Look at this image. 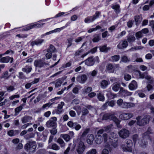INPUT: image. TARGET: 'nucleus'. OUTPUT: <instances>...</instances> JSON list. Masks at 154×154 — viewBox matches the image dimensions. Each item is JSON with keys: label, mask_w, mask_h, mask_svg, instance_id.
<instances>
[{"label": "nucleus", "mask_w": 154, "mask_h": 154, "mask_svg": "<svg viewBox=\"0 0 154 154\" xmlns=\"http://www.w3.org/2000/svg\"><path fill=\"white\" fill-rule=\"evenodd\" d=\"M116 117L113 115L109 113H106L105 114L103 115L102 119L105 120L110 119L113 121L114 118Z\"/></svg>", "instance_id": "20"}, {"label": "nucleus", "mask_w": 154, "mask_h": 154, "mask_svg": "<svg viewBox=\"0 0 154 154\" xmlns=\"http://www.w3.org/2000/svg\"><path fill=\"white\" fill-rule=\"evenodd\" d=\"M126 144V146L123 144L121 145V147L122 149L124 151L131 152L132 150V147L133 146L132 140L130 139L127 140Z\"/></svg>", "instance_id": "6"}, {"label": "nucleus", "mask_w": 154, "mask_h": 154, "mask_svg": "<svg viewBox=\"0 0 154 154\" xmlns=\"http://www.w3.org/2000/svg\"><path fill=\"white\" fill-rule=\"evenodd\" d=\"M136 36L137 39L141 38L143 36L142 33L141 31L138 32L136 33Z\"/></svg>", "instance_id": "53"}, {"label": "nucleus", "mask_w": 154, "mask_h": 154, "mask_svg": "<svg viewBox=\"0 0 154 154\" xmlns=\"http://www.w3.org/2000/svg\"><path fill=\"white\" fill-rule=\"evenodd\" d=\"M35 134L33 133H31L29 134L26 135L24 136V138L26 140H28L31 138H33L34 137Z\"/></svg>", "instance_id": "39"}, {"label": "nucleus", "mask_w": 154, "mask_h": 154, "mask_svg": "<svg viewBox=\"0 0 154 154\" xmlns=\"http://www.w3.org/2000/svg\"><path fill=\"white\" fill-rule=\"evenodd\" d=\"M52 53L50 52H48V53L45 54V57L47 59H49L51 58L52 56Z\"/></svg>", "instance_id": "60"}, {"label": "nucleus", "mask_w": 154, "mask_h": 154, "mask_svg": "<svg viewBox=\"0 0 154 154\" xmlns=\"http://www.w3.org/2000/svg\"><path fill=\"white\" fill-rule=\"evenodd\" d=\"M150 116L146 115L143 118L141 116H139L136 117L137 125L140 126H143L148 124L149 121Z\"/></svg>", "instance_id": "1"}, {"label": "nucleus", "mask_w": 154, "mask_h": 154, "mask_svg": "<svg viewBox=\"0 0 154 154\" xmlns=\"http://www.w3.org/2000/svg\"><path fill=\"white\" fill-rule=\"evenodd\" d=\"M75 146L76 151L79 154H82L85 148L84 143L79 140L75 144Z\"/></svg>", "instance_id": "4"}, {"label": "nucleus", "mask_w": 154, "mask_h": 154, "mask_svg": "<svg viewBox=\"0 0 154 154\" xmlns=\"http://www.w3.org/2000/svg\"><path fill=\"white\" fill-rule=\"evenodd\" d=\"M94 140V136L92 134H89L87 136V143L91 144Z\"/></svg>", "instance_id": "29"}, {"label": "nucleus", "mask_w": 154, "mask_h": 154, "mask_svg": "<svg viewBox=\"0 0 154 154\" xmlns=\"http://www.w3.org/2000/svg\"><path fill=\"white\" fill-rule=\"evenodd\" d=\"M56 127H53V128L50 130V133L53 135H55L57 133V130L56 128Z\"/></svg>", "instance_id": "55"}, {"label": "nucleus", "mask_w": 154, "mask_h": 154, "mask_svg": "<svg viewBox=\"0 0 154 154\" xmlns=\"http://www.w3.org/2000/svg\"><path fill=\"white\" fill-rule=\"evenodd\" d=\"M119 137L122 139H125L128 137L130 134V132L127 129L125 128L122 129L118 132Z\"/></svg>", "instance_id": "8"}, {"label": "nucleus", "mask_w": 154, "mask_h": 154, "mask_svg": "<svg viewBox=\"0 0 154 154\" xmlns=\"http://www.w3.org/2000/svg\"><path fill=\"white\" fill-rule=\"evenodd\" d=\"M117 104L119 106L122 108L125 109L134 107L135 106V104L134 103L124 101L122 99L117 100Z\"/></svg>", "instance_id": "2"}, {"label": "nucleus", "mask_w": 154, "mask_h": 154, "mask_svg": "<svg viewBox=\"0 0 154 154\" xmlns=\"http://www.w3.org/2000/svg\"><path fill=\"white\" fill-rule=\"evenodd\" d=\"M127 40L129 43H132L135 40V37L133 35H131L128 36Z\"/></svg>", "instance_id": "36"}, {"label": "nucleus", "mask_w": 154, "mask_h": 154, "mask_svg": "<svg viewBox=\"0 0 154 154\" xmlns=\"http://www.w3.org/2000/svg\"><path fill=\"white\" fill-rule=\"evenodd\" d=\"M94 62L95 60L93 57H90L87 59V66H92L94 64Z\"/></svg>", "instance_id": "27"}, {"label": "nucleus", "mask_w": 154, "mask_h": 154, "mask_svg": "<svg viewBox=\"0 0 154 154\" xmlns=\"http://www.w3.org/2000/svg\"><path fill=\"white\" fill-rule=\"evenodd\" d=\"M97 136L95 139V141L97 144H100L103 141V137L102 136L100 135Z\"/></svg>", "instance_id": "32"}, {"label": "nucleus", "mask_w": 154, "mask_h": 154, "mask_svg": "<svg viewBox=\"0 0 154 154\" xmlns=\"http://www.w3.org/2000/svg\"><path fill=\"white\" fill-rule=\"evenodd\" d=\"M109 83V81H108L105 80H102L101 83V88L103 89L106 88Z\"/></svg>", "instance_id": "30"}, {"label": "nucleus", "mask_w": 154, "mask_h": 154, "mask_svg": "<svg viewBox=\"0 0 154 154\" xmlns=\"http://www.w3.org/2000/svg\"><path fill=\"white\" fill-rule=\"evenodd\" d=\"M14 89V87L12 86H8L7 88V90L8 91L10 92L13 91Z\"/></svg>", "instance_id": "64"}, {"label": "nucleus", "mask_w": 154, "mask_h": 154, "mask_svg": "<svg viewBox=\"0 0 154 154\" xmlns=\"http://www.w3.org/2000/svg\"><path fill=\"white\" fill-rule=\"evenodd\" d=\"M147 80L148 81V83L152 85L153 84L154 81V79L153 78L150 76V78H148Z\"/></svg>", "instance_id": "57"}, {"label": "nucleus", "mask_w": 154, "mask_h": 154, "mask_svg": "<svg viewBox=\"0 0 154 154\" xmlns=\"http://www.w3.org/2000/svg\"><path fill=\"white\" fill-rule=\"evenodd\" d=\"M32 70V68L31 67L29 68H24L22 69V70L23 71L26 73H29Z\"/></svg>", "instance_id": "49"}, {"label": "nucleus", "mask_w": 154, "mask_h": 154, "mask_svg": "<svg viewBox=\"0 0 154 154\" xmlns=\"http://www.w3.org/2000/svg\"><path fill=\"white\" fill-rule=\"evenodd\" d=\"M124 78L126 80L128 81L131 79V76L129 74L126 73L124 74Z\"/></svg>", "instance_id": "56"}, {"label": "nucleus", "mask_w": 154, "mask_h": 154, "mask_svg": "<svg viewBox=\"0 0 154 154\" xmlns=\"http://www.w3.org/2000/svg\"><path fill=\"white\" fill-rule=\"evenodd\" d=\"M44 41L43 39H38L37 40H35L34 41H32L31 43V45L32 46H33L35 45H40L42 44Z\"/></svg>", "instance_id": "24"}, {"label": "nucleus", "mask_w": 154, "mask_h": 154, "mask_svg": "<svg viewBox=\"0 0 154 154\" xmlns=\"http://www.w3.org/2000/svg\"><path fill=\"white\" fill-rule=\"evenodd\" d=\"M113 121L116 124L118 128H121L122 127L121 125L120 124V121L116 117H114L113 119Z\"/></svg>", "instance_id": "40"}, {"label": "nucleus", "mask_w": 154, "mask_h": 154, "mask_svg": "<svg viewBox=\"0 0 154 154\" xmlns=\"http://www.w3.org/2000/svg\"><path fill=\"white\" fill-rule=\"evenodd\" d=\"M64 105V103L63 102H61L58 105L57 113L58 114H60L62 112V108Z\"/></svg>", "instance_id": "25"}, {"label": "nucleus", "mask_w": 154, "mask_h": 154, "mask_svg": "<svg viewBox=\"0 0 154 154\" xmlns=\"http://www.w3.org/2000/svg\"><path fill=\"white\" fill-rule=\"evenodd\" d=\"M56 49L55 47L52 45H50L49 48L47 50V52H50L53 53L56 51Z\"/></svg>", "instance_id": "34"}, {"label": "nucleus", "mask_w": 154, "mask_h": 154, "mask_svg": "<svg viewBox=\"0 0 154 154\" xmlns=\"http://www.w3.org/2000/svg\"><path fill=\"white\" fill-rule=\"evenodd\" d=\"M110 49V48L109 47L107 48L105 45H104L100 47V50L101 52H106L108 50Z\"/></svg>", "instance_id": "42"}, {"label": "nucleus", "mask_w": 154, "mask_h": 154, "mask_svg": "<svg viewBox=\"0 0 154 154\" xmlns=\"http://www.w3.org/2000/svg\"><path fill=\"white\" fill-rule=\"evenodd\" d=\"M101 28V27L100 26H97L95 28H92L88 30V32L89 33H91L93 31H96L97 29H100Z\"/></svg>", "instance_id": "51"}, {"label": "nucleus", "mask_w": 154, "mask_h": 154, "mask_svg": "<svg viewBox=\"0 0 154 154\" xmlns=\"http://www.w3.org/2000/svg\"><path fill=\"white\" fill-rule=\"evenodd\" d=\"M45 64V62L41 59L36 60L34 63V65L35 67L39 68L43 67Z\"/></svg>", "instance_id": "13"}, {"label": "nucleus", "mask_w": 154, "mask_h": 154, "mask_svg": "<svg viewBox=\"0 0 154 154\" xmlns=\"http://www.w3.org/2000/svg\"><path fill=\"white\" fill-rule=\"evenodd\" d=\"M121 88L120 83L117 82L113 83L112 85V90L115 92L117 91Z\"/></svg>", "instance_id": "22"}, {"label": "nucleus", "mask_w": 154, "mask_h": 154, "mask_svg": "<svg viewBox=\"0 0 154 154\" xmlns=\"http://www.w3.org/2000/svg\"><path fill=\"white\" fill-rule=\"evenodd\" d=\"M100 14V12H97L93 16L87 18V22H91L94 21L95 19L99 17Z\"/></svg>", "instance_id": "17"}, {"label": "nucleus", "mask_w": 154, "mask_h": 154, "mask_svg": "<svg viewBox=\"0 0 154 154\" xmlns=\"http://www.w3.org/2000/svg\"><path fill=\"white\" fill-rule=\"evenodd\" d=\"M64 27H62L60 28H58L56 29H55L53 30H52L50 31L49 32H48L46 33L43 34L42 35V38L43 36H45V35H48L51 33H52L54 32H60L61 31V29H64Z\"/></svg>", "instance_id": "21"}, {"label": "nucleus", "mask_w": 154, "mask_h": 154, "mask_svg": "<svg viewBox=\"0 0 154 154\" xmlns=\"http://www.w3.org/2000/svg\"><path fill=\"white\" fill-rule=\"evenodd\" d=\"M115 65L111 63L106 65V71L109 73H113L115 70Z\"/></svg>", "instance_id": "15"}, {"label": "nucleus", "mask_w": 154, "mask_h": 154, "mask_svg": "<svg viewBox=\"0 0 154 154\" xmlns=\"http://www.w3.org/2000/svg\"><path fill=\"white\" fill-rule=\"evenodd\" d=\"M23 109V107L21 105L15 108V113L17 114L16 115H17V114L19 113Z\"/></svg>", "instance_id": "50"}, {"label": "nucleus", "mask_w": 154, "mask_h": 154, "mask_svg": "<svg viewBox=\"0 0 154 154\" xmlns=\"http://www.w3.org/2000/svg\"><path fill=\"white\" fill-rule=\"evenodd\" d=\"M37 147L36 143L35 141H29L24 146V149L27 152L30 153L35 152Z\"/></svg>", "instance_id": "3"}, {"label": "nucleus", "mask_w": 154, "mask_h": 154, "mask_svg": "<svg viewBox=\"0 0 154 154\" xmlns=\"http://www.w3.org/2000/svg\"><path fill=\"white\" fill-rule=\"evenodd\" d=\"M57 142L60 145L61 147H64L65 145V143L63 140L61 138H59L57 139Z\"/></svg>", "instance_id": "38"}, {"label": "nucleus", "mask_w": 154, "mask_h": 154, "mask_svg": "<svg viewBox=\"0 0 154 154\" xmlns=\"http://www.w3.org/2000/svg\"><path fill=\"white\" fill-rule=\"evenodd\" d=\"M97 96L99 100L102 101L104 100L105 97L103 94L100 93H99L97 94Z\"/></svg>", "instance_id": "44"}, {"label": "nucleus", "mask_w": 154, "mask_h": 154, "mask_svg": "<svg viewBox=\"0 0 154 154\" xmlns=\"http://www.w3.org/2000/svg\"><path fill=\"white\" fill-rule=\"evenodd\" d=\"M97 48L96 47H95L91 49L88 52H87V54L88 53H91L92 54H93L96 52L97 51Z\"/></svg>", "instance_id": "62"}, {"label": "nucleus", "mask_w": 154, "mask_h": 154, "mask_svg": "<svg viewBox=\"0 0 154 154\" xmlns=\"http://www.w3.org/2000/svg\"><path fill=\"white\" fill-rule=\"evenodd\" d=\"M63 83L62 80L60 79H58L55 81L53 82L52 83L55 84V87L56 88L60 87Z\"/></svg>", "instance_id": "26"}, {"label": "nucleus", "mask_w": 154, "mask_h": 154, "mask_svg": "<svg viewBox=\"0 0 154 154\" xmlns=\"http://www.w3.org/2000/svg\"><path fill=\"white\" fill-rule=\"evenodd\" d=\"M139 75L140 77L141 78H145L147 79L148 78H150V76L148 75L146 72H144L143 73H141V72L139 71Z\"/></svg>", "instance_id": "28"}, {"label": "nucleus", "mask_w": 154, "mask_h": 154, "mask_svg": "<svg viewBox=\"0 0 154 154\" xmlns=\"http://www.w3.org/2000/svg\"><path fill=\"white\" fill-rule=\"evenodd\" d=\"M8 75V71L5 72L2 74V76L1 77V78H5L7 79L9 77Z\"/></svg>", "instance_id": "48"}, {"label": "nucleus", "mask_w": 154, "mask_h": 154, "mask_svg": "<svg viewBox=\"0 0 154 154\" xmlns=\"http://www.w3.org/2000/svg\"><path fill=\"white\" fill-rule=\"evenodd\" d=\"M128 45L127 41L125 40H124L119 42L117 46V47L119 49H122L126 48Z\"/></svg>", "instance_id": "14"}, {"label": "nucleus", "mask_w": 154, "mask_h": 154, "mask_svg": "<svg viewBox=\"0 0 154 154\" xmlns=\"http://www.w3.org/2000/svg\"><path fill=\"white\" fill-rule=\"evenodd\" d=\"M57 118L55 117L51 118L46 123V126L48 128L56 127L57 126Z\"/></svg>", "instance_id": "7"}, {"label": "nucleus", "mask_w": 154, "mask_h": 154, "mask_svg": "<svg viewBox=\"0 0 154 154\" xmlns=\"http://www.w3.org/2000/svg\"><path fill=\"white\" fill-rule=\"evenodd\" d=\"M32 29L31 27V25L30 24L28 26H25L22 29V31H27Z\"/></svg>", "instance_id": "59"}, {"label": "nucleus", "mask_w": 154, "mask_h": 154, "mask_svg": "<svg viewBox=\"0 0 154 154\" xmlns=\"http://www.w3.org/2000/svg\"><path fill=\"white\" fill-rule=\"evenodd\" d=\"M115 136L114 133H111L109 137V143L114 148L116 147L118 145V137H114V135Z\"/></svg>", "instance_id": "5"}, {"label": "nucleus", "mask_w": 154, "mask_h": 154, "mask_svg": "<svg viewBox=\"0 0 154 154\" xmlns=\"http://www.w3.org/2000/svg\"><path fill=\"white\" fill-rule=\"evenodd\" d=\"M82 104L81 106H77L73 107V109L76 111L78 115H79L81 112V108L82 109L83 108L82 107L81 105Z\"/></svg>", "instance_id": "33"}, {"label": "nucleus", "mask_w": 154, "mask_h": 154, "mask_svg": "<svg viewBox=\"0 0 154 154\" xmlns=\"http://www.w3.org/2000/svg\"><path fill=\"white\" fill-rule=\"evenodd\" d=\"M79 88L77 87H75L72 90L73 92L75 94H77L79 92Z\"/></svg>", "instance_id": "63"}, {"label": "nucleus", "mask_w": 154, "mask_h": 154, "mask_svg": "<svg viewBox=\"0 0 154 154\" xmlns=\"http://www.w3.org/2000/svg\"><path fill=\"white\" fill-rule=\"evenodd\" d=\"M121 60L124 63H127L130 61V59L125 55H123L121 57Z\"/></svg>", "instance_id": "37"}, {"label": "nucleus", "mask_w": 154, "mask_h": 154, "mask_svg": "<svg viewBox=\"0 0 154 154\" xmlns=\"http://www.w3.org/2000/svg\"><path fill=\"white\" fill-rule=\"evenodd\" d=\"M13 58L8 56L3 57L0 59V62L3 63H8L10 60V63H11L13 61Z\"/></svg>", "instance_id": "16"}, {"label": "nucleus", "mask_w": 154, "mask_h": 154, "mask_svg": "<svg viewBox=\"0 0 154 154\" xmlns=\"http://www.w3.org/2000/svg\"><path fill=\"white\" fill-rule=\"evenodd\" d=\"M112 125L111 124L108 126H106L103 128L105 131L108 132L110 131L112 127Z\"/></svg>", "instance_id": "47"}, {"label": "nucleus", "mask_w": 154, "mask_h": 154, "mask_svg": "<svg viewBox=\"0 0 154 154\" xmlns=\"http://www.w3.org/2000/svg\"><path fill=\"white\" fill-rule=\"evenodd\" d=\"M119 94L123 97H126L131 95L132 93L128 91L127 90L124 89L123 88H120Z\"/></svg>", "instance_id": "10"}, {"label": "nucleus", "mask_w": 154, "mask_h": 154, "mask_svg": "<svg viewBox=\"0 0 154 154\" xmlns=\"http://www.w3.org/2000/svg\"><path fill=\"white\" fill-rule=\"evenodd\" d=\"M128 87L131 90H135L137 87V83L135 81L133 80L129 84Z\"/></svg>", "instance_id": "18"}, {"label": "nucleus", "mask_w": 154, "mask_h": 154, "mask_svg": "<svg viewBox=\"0 0 154 154\" xmlns=\"http://www.w3.org/2000/svg\"><path fill=\"white\" fill-rule=\"evenodd\" d=\"M61 137L66 142L69 141L70 139V136L67 134H62Z\"/></svg>", "instance_id": "43"}, {"label": "nucleus", "mask_w": 154, "mask_h": 154, "mask_svg": "<svg viewBox=\"0 0 154 154\" xmlns=\"http://www.w3.org/2000/svg\"><path fill=\"white\" fill-rule=\"evenodd\" d=\"M67 125L69 127L75 128L77 131L79 130L81 128V126L77 122L73 123L72 121H69Z\"/></svg>", "instance_id": "11"}, {"label": "nucleus", "mask_w": 154, "mask_h": 154, "mask_svg": "<svg viewBox=\"0 0 154 154\" xmlns=\"http://www.w3.org/2000/svg\"><path fill=\"white\" fill-rule=\"evenodd\" d=\"M112 59L113 61H118L120 59V56L119 55H116L112 57Z\"/></svg>", "instance_id": "52"}, {"label": "nucleus", "mask_w": 154, "mask_h": 154, "mask_svg": "<svg viewBox=\"0 0 154 154\" xmlns=\"http://www.w3.org/2000/svg\"><path fill=\"white\" fill-rule=\"evenodd\" d=\"M82 107L83 108L82 112V116L81 117V119L84 121L85 120V116L87 114V106H84V105L82 104Z\"/></svg>", "instance_id": "19"}, {"label": "nucleus", "mask_w": 154, "mask_h": 154, "mask_svg": "<svg viewBox=\"0 0 154 154\" xmlns=\"http://www.w3.org/2000/svg\"><path fill=\"white\" fill-rule=\"evenodd\" d=\"M133 114L132 113H124L119 115V118L123 120H127L133 117Z\"/></svg>", "instance_id": "12"}, {"label": "nucleus", "mask_w": 154, "mask_h": 154, "mask_svg": "<svg viewBox=\"0 0 154 154\" xmlns=\"http://www.w3.org/2000/svg\"><path fill=\"white\" fill-rule=\"evenodd\" d=\"M44 23H35L34 24H31V27H32V29L35 28V27H37L38 28L41 27H42L44 24Z\"/></svg>", "instance_id": "45"}, {"label": "nucleus", "mask_w": 154, "mask_h": 154, "mask_svg": "<svg viewBox=\"0 0 154 154\" xmlns=\"http://www.w3.org/2000/svg\"><path fill=\"white\" fill-rule=\"evenodd\" d=\"M134 20L136 22V24L138 25L141 22L142 18L140 16H136L134 17Z\"/></svg>", "instance_id": "35"}, {"label": "nucleus", "mask_w": 154, "mask_h": 154, "mask_svg": "<svg viewBox=\"0 0 154 154\" xmlns=\"http://www.w3.org/2000/svg\"><path fill=\"white\" fill-rule=\"evenodd\" d=\"M103 137L104 140V141L105 143H109V142H107L108 140V136L107 134L106 133H104L103 134Z\"/></svg>", "instance_id": "54"}, {"label": "nucleus", "mask_w": 154, "mask_h": 154, "mask_svg": "<svg viewBox=\"0 0 154 154\" xmlns=\"http://www.w3.org/2000/svg\"><path fill=\"white\" fill-rule=\"evenodd\" d=\"M142 137L143 138V140H139V143L141 146L144 147L146 145L148 144V143L146 142H145L144 140L149 138V134L147 132H145L143 134Z\"/></svg>", "instance_id": "9"}, {"label": "nucleus", "mask_w": 154, "mask_h": 154, "mask_svg": "<svg viewBox=\"0 0 154 154\" xmlns=\"http://www.w3.org/2000/svg\"><path fill=\"white\" fill-rule=\"evenodd\" d=\"M100 39V35H97L95 37L93 38V40L94 42H97Z\"/></svg>", "instance_id": "58"}, {"label": "nucleus", "mask_w": 154, "mask_h": 154, "mask_svg": "<svg viewBox=\"0 0 154 154\" xmlns=\"http://www.w3.org/2000/svg\"><path fill=\"white\" fill-rule=\"evenodd\" d=\"M32 119V117L28 116H25L21 118V120L22 123H25L29 122Z\"/></svg>", "instance_id": "23"}, {"label": "nucleus", "mask_w": 154, "mask_h": 154, "mask_svg": "<svg viewBox=\"0 0 154 154\" xmlns=\"http://www.w3.org/2000/svg\"><path fill=\"white\" fill-rule=\"evenodd\" d=\"M51 148L55 150H58L60 149V147L57 144L54 143L52 145Z\"/></svg>", "instance_id": "46"}, {"label": "nucleus", "mask_w": 154, "mask_h": 154, "mask_svg": "<svg viewBox=\"0 0 154 154\" xmlns=\"http://www.w3.org/2000/svg\"><path fill=\"white\" fill-rule=\"evenodd\" d=\"M111 7L113 9L115 10V12L116 13H119L120 12V6L119 5H113Z\"/></svg>", "instance_id": "41"}, {"label": "nucleus", "mask_w": 154, "mask_h": 154, "mask_svg": "<svg viewBox=\"0 0 154 154\" xmlns=\"http://www.w3.org/2000/svg\"><path fill=\"white\" fill-rule=\"evenodd\" d=\"M97 151L95 149H93L87 152V154H96Z\"/></svg>", "instance_id": "61"}, {"label": "nucleus", "mask_w": 154, "mask_h": 154, "mask_svg": "<svg viewBox=\"0 0 154 154\" xmlns=\"http://www.w3.org/2000/svg\"><path fill=\"white\" fill-rule=\"evenodd\" d=\"M106 95L109 99H112L114 98L115 97H116V94H112L110 91H107L106 94Z\"/></svg>", "instance_id": "31"}]
</instances>
